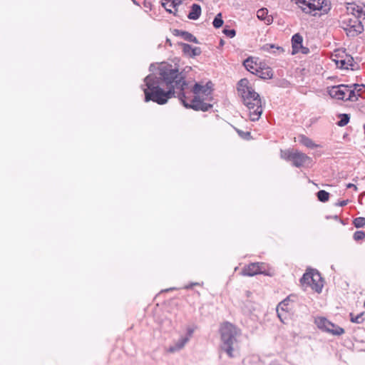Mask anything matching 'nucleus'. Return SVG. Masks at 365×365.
Here are the masks:
<instances>
[{
	"label": "nucleus",
	"mask_w": 365,
	"mask_h": 365,
	"mask_svg": "<svg viewBox=\"0 0 365 365\" xmlns=\"http://www.w3.org/2000/svg\"><path fill=\"white\" fill-rule=\"evenodd\" d=\"M316 196L317 197L318 200H319V191L316 192Z\"/></svg>",
	"instance_id": "obj_46"
},
{
	"label": "nucleus",
	"mask_w": 365,
	"mask_h": 365,
	"mask_svg": "<svg viewBox=\"0 0 365 365\" xmlns=\"http://www.w3.org/2000/svg\"><path fill=\"white\" fill-rule=\"evenodd\" d=\"M187 342H188L187 337L181 336L176 342L174 343L173 345H171L169 347L168 351L170 353H174V352L178 351L181 350Z\"/></svg>",
	"instance_id": "obj_17"
},
{
	"label": "nucleus",
	"mask_w": 365,
	"mask_h": 365,
	"mask_svg": "<svg viewBox=\"0 0 365 365\" xmlns=\"http://www.w3.org/2000/svg\"><path fill=\"white\" fill-rule=\"evenodd\" d=\"M353 224L356 228L362 227L365 225V218L362 217H356L354 220Z\"/></svg>",
	"instance_id": "obj_26"
},
{
	"label": "nucleus",
	"mask_w": 365,
	"mask_h": 365,
	"mask_svg": "<svg viewBox=\"0 0 365 365\" xmlns=\"http://www.w3.org/2000/svg\"><path fill=\"white\" fill-rule=\"evenodd\" d=\"M212 25L216 29H219L223 25V20L221 13H219L216 15L213 20Z\"/></svg>",
	"instance_id": "obj_23"
},
{
	"label": "nucleus",
	"mask_w": 365,
	"mask_h": 365,
	"mask_svg": "<svg viewBox=\"0 0 365 365\" xmlns=\"http://www.w3.org/2000/svg\"><path fill=\"white\" fill-rule=\"evenodd\" d=\"M244 276L252 277L257 274L272 276L273 270L264 262H252L245 265L241 272Z\"/></svg>",
	"instance_id": "obj_6"
},
{
	"label": "nucleus",
	"mask_w": 365,
	"mask_h": 365,
	"mask_svg": "<svg viewBox=\"0 0 365 365\" xmlns=\"http://www.w3.org/2000/svg\"><path fill=\"white\" fill-rule=\"evenodd\" d=\"M289 297L286 298L285 299H284L283 301H282L277 306V316L280 319L281 322H283L282 319V314L281 312H279V309L282 310V311H287L288 309V304H289Z\"/></svg>",
	"instance_id": "obj_20"
},
{
	"label": "nucleus",
	"mask_w": 365,
	"mask_h": 365,
	"mask_svg": "<svg viewBox=\"0 0 365 365\" xmlns=\"http://www.w3.org/2000/svg\"><path fill=\"white\" fill-rule=\"evenodd\" d=\"M302 36L299 34H295L292 38V54L299 52L300 48H302Z\"/></svg>",
	"instance_id": "obj_16"
},
{
	"label": "nucleus",
	"mask_w": 365,
	"mask_h": 365,
	"mask_svg": "<svg viewBox=\"0 0 365 365\" xmlns=\"http://www.w3.org/2000/svg\"><path fill=\"white\" fill-rule=\"evenodd\" d=\"M339 117L340 118V120L338 121L337 125L341 127L346 125L350 119L348 114H340Z\"/></svg>",
	"instance_id": "obj_25"
},
{
	"label": "nucleus",
	"mask_w": 365,
	"mask_h": 365,
	"mask_svg": "<svg viewBox=\"0 0 365 365\" xmlns=\"http://www.w3.org/2000/svg\"><path fill=\"white\" fill-rule=\"evenodd\" d=\"M292 1L297 4L305 13H311L312 11L319 10V7H317L312 3L307 2L306 0H292Z\"/></svg>",
	"instance_id": "obj_13"
},
{
	"label": "nucleus",
	"mask_w": 365,
	"mask_h": 365,
	"mask_svg": "<svg viewBox=\"0 0 365 365\" xmlns=\"http://www.w3.org/2000/svg\"><path fill=\"white\" fill-rule=\"evenodd\" d=\"M272 48H276L277 50L283 51L282 48L279 47V46L275 47V46L273 45V44H266L263 47V49L265 50V51H269Z\"/></svg>",
	"instance_id": "obj_36"
},
{
	"label": "nucleus",
	"mask_w": 365,
	"mask_h": 365,
	"mask_svg": "<svg viewBox=\"0 0 365 365\" xmlns=\"http://www.w3.org/2000/svg\"><path fill=\"white\" fill-rule=\"evenodd\" d=\"M361 18L351 16L349 15H342L341 21L346 34L349 36H356L364 31V26L360 20Z\"/></svg>",
	"instance_id": "obj_5"
},
{
	"label": "nucleus",
	"mask_w": 365,
	"mask_h": 365,
	"mask_svg": "<svg viewBox=\"0 0 365 365\" xmlns=\"http://www.w3.org/2000/svg\"><path fill=\"white\" fill-rule=\"evenodd\" d=\"M329 194L325 190H321V202H327L329 200Z\"/></svg>",
	"instance_id": "obj_35"
},
{
	"label": "nucleus",
	"mask_w": 365,
	"mask_h": 365,
	"mask_svg": "<svg viewBox=\"0 0 365 365\" xmlns=\"http://www.w3.org/2000/svg\"><path fill=\"white\" fill-rule=\"evenodd\" d=\"M237 91L243 103L249 110L250 120H258L263 111L259 95L255 91L247 78H242L238 82Z\"/></svg>",
	"instance_id": "obj_2"
},
{
	"label": "nucleus",
	"mask_w": 365,
	"mask_h": 365,
	"mask_svg": "<svg viewBox=\"0 0 365 365\" xmlns=\"http://www.w3.org/2000/svg\"><path fill=\"white\" fill-rule=\"evenodd\" d=\"M173 35H175L176 36L182 37L185 41L198 43V41L196 38V37L187 31H180L178 29H174L173 31Z\"/></svg>",
	"instance_id": "obj_15"
},
{
	"label": "nucleus",
	"mask_w": 365,
	"mask_h": 365,
	"mask_svg": "<svg viewBox=\"0 0 365 365\" xmlns=\"http://www.w3.org/2000/svg\"><path fill=\"white\" fill-rule=\"evenodd\" d=\"M344 54H346L344 51H335L334 54H332V61L336 63V60H343Z\"/></svg>",
	"instance_id": "obj_28"
},
{
	"label": "nucleus",
	"mask_w": 365,
	"mask_h": 365,
	"mask_svg": "<svg viewBox=\"0 0 365 365\" xmlns=\"http://www.w3.org/2000/svg\"><path fill=\"white\" fill-rule=\"evenodd\" d=\"M166 42L168 43L170 46H171V42L170 39L167 38Z\"/></svg>",
	"instance_id": "obj_49"
},
{
	"label": "nucleus",
	"mask_w": 365,
	"mask_h": 365,
	"mask_svg": "<svg viewBox=\"0 0 365 365\" xmlns=\"http://www.w3.org/2000/svg\"><path fill=\"white\" fill-rule=\"evenodd\" d=\"M348 91L349 86L344 84L327 87V93L331 98L339 100H345Z\"/></svg>",
	"instance_id": "obj_8"
},
{
	"label": "nucleus",
	"mask_w": 365,
	"mask_h": 365,
	"mask_svg": "<svg viewBox=\"0 0 365 365\" xmlns=\"http://www.w3.org/2000/svg\"><path fill=\"white\" fill-rule=\"evenodd\" d=\"M143 6L145 9H148L149 10H151V9H152V4H151V1L149 0H144Z\"/></svg>",
	"instance_id": "obj_39"
},
{
	"label": "nucleus",
	"mask_w": 365,
	"mask_h": 365,
	"mask_svg": "<svg viewBox=\"0 0 365 365\" xmlns=\"http://www.w3.org/2000/svg\"><path fill=\"white\" fill-rule=\"evenodd\" d=\"M195 294L197 296V297H200V293L197 291L195 292Z\"/></svg>",
	"instance_id": "obj_45"
},
{
	"label": "nucleus",
	"mask_w": 365,
	"mask_h": 365,
	"mask_svg": "<svg viewBox=\"0 0 365 365\" xmlns=\"http://www.w3.org/2000/svg\"><path fill=\"white\" fill-rule=\"evenodd\" d=\"M346 14L344 15H349L351 16H356L365 19V9L361 6L356 4L354 2L346 3Z\"/></svg>",
	"instance_id": "obj_10"
},
{
	"label": "nucleus",
	"mask_w": 365,
	"mask_h": 365,
	"mask_svg": "<svg viewBox=\"0 0 365 365\" xmlns=\"http://www.w3.org/2000/svg\"><path fill=\"white\" fill-rule=\"evenodd\" d=\"M258 58L250 56L246 58L243 62V66L250 73L255 74L259 68V63H258Z\"/></svg>",
	"instance_id": "obj_12"
},
{
	"label": "nucleus",
	"mask_w": 365,
	"mask_h": 365,
	"mask_svg": "<svg viewBox=\"0 0 365 365\" xmlns=\"http://www.w3.org/2000/svg\"><path fill=\"white\" fill-rule=\"evenodd\" d=\"M144 82L145 102L153 101L164 105L177 93V97L186 108L205 112L212 108L211 103L206 102L212 99V82L208 81L205 85L195 83L191 90L194 94L191 98L186 91L188 83L185 76L175 65L161 63L158 66V76L149 74L144 78Z\"/></svg>",
	"instance_id": "obj_1"
},
{
	"label": "nucleus",
	"mask_w": 365,
	"mask_h": 365,
	"mask_svg": "<svg viewBox=\"0 0 365 365\" xmlns=\"http://www.w3.org/2000/svg\"><path fill=\"white\" fill-rule=\"evenodd\" d=\"M169 1H163L162 2V6L165 9V10L169 12L170 14H173L175 16H176V13H175V11H173L171 10V7L169 6Z\"/></svg>",
	"instance_id": "obj_32"
},
{
	"label": "nucleus",
	"mask_w": 365,
	"mask_h": 365,
	"mask_svg": "<svg viewBox=\"0 0 365 365\" xmlns=\"http://www.w3.org/2000/svg\"><path fill=\"white\" fill-rule=\"evenodd\" d=\"M347 203H348V200H342V201L339 202V203H337V205L341 207H343V206L346 205Z\"/></svg>",
	"instance_id": "obj_43"
},
{
	"label": "nucleus",
	"mask_w": 365,
	"mask_h": 365,
	"mask_svg": "<svg viewBox=\"0 0 365 365\" xmlns=\"http://www.w3.org/2000/svg\"><path fill=\"white\" fill-rule=\"evenodd\" d=\"M222 32L226 36L229 38H233L236 34V31L235 29H229L227 26H225L223 29Z\"/></svg>",
	"instance_id": "obj_29"
},
{
	"label": "nucleus",
	"mask_w": 365,
	"mask_h": 365,
	"mask_svg": "<svg viewBox=\"0 0 365 365\" xmlns=\"http://www.w3.org/2000/svg\"><path fill=\"white\" fill-rule=\"evenodd\" d=\"M298 141L302 145L309 148L317 147V145L314 144L311 139L304 135H300L298 136Z\"/></svg>",
	"instance_id": "obj_19"
},
{
	"label": "nucleus",
	"mask_w": 365,
	"mask_h": 365,
	"mask_svg": "<svg viewBox=\"0 0 365 365\" xmlns=\"http://www.w3.org/2000/svg\"><path fill=\"white\" fill-rule=\"evenodd\" d=\"M319 272L316 269L307 268L306 272L300 279L301 285L304 288L310 287L312 290L319 293Z\"/></svg>",
	"instance_id": "obj_7"
},
{
	"label": "nucleus",
	"mask_w": 365,
	"mask_h": 365,
	"mask_svg": "<svg viewBox=\"0 0 365 365\" xmlns=\"http://www.w3.org/2000/svg\"><path fill=\"white\" fill-rule=\"evenodd\" d=\"M194 332V329L192 327H187V333L185 336H183L182 337H187L188 341L192 337Z\"/></svg>",
	"instance_id": "obj_38"
},
{
	"label": "nucleus",
	"mask_w": 365,
	"mask_h": 365,
	"mask_svg": "<svg viewBox=\"0 0 365 365\" xmlns=\"http://www.w3.org/2000/svg\"><path fill=\"white\" fill-rule=\"evenodd\" d=\"M331 8V4L329 0H322L321 2V15L327 14Z\"/></svg>",
	"instance_id": "obj_21"
},
{
	"label": "nucleus",
	"mask_w": 365,
	"mask_h": 365,
	"mask_svg": "<svg viewBox=\"0 0 365 365\" xmlns=\"http://www.w3.org/2000/svg\"><path fill=\"white\" fill-rule=\"evenodd\" d=\"M321 329L334 336H341L345 332L343 328L323 317H321Z\"/></svg>",
	"instance_id": "obj_9"
},
{
	"label": "nucleus",
	"mask_w": 365,
	"mask_h": 365,
	"mask_svg": "<svg viewBox=\"0 0 365 365\" xmlns=\"http://www.w3.org/2000/svg\"><path fill=\"white\" fill-rule=\"evenodd\" d=\"M315 324H317V327L319 328V323H318L317 318L315 319Z\"/></svg>",
	"instance_id": "obj_47"
},
{
	"label": "nucleus",
	"mask_w": 365,
	"mask_h": 365,
	"mask_svg": "<svg viewBox=\"0 0 365 365\" xmlns=\"http://www.w3.org/2000/svg\"><path fill=\"white\" fill-rule=\"evenodd\" d=\"M237 133L240 136H241L244 139H249L250 137V132H244L241 130L236 129Z\"/></svg>",
	"instance_id": "obj_33"
},
{
	"label": "nucleus",
	"mask_w": 365,
	"mask_h": 365,
	"mask_svg": "<svg viewBox=\"0 0 365 365\" xmlns=\"http://www.w3.org/2000/svg\"><path fill=\"white\" fill-rule=\"evenodd\" d=\"M198 285H200V284L198 282H194V283H191L190 284L185 285L184 287V289H189L192 288V287H194V286H198Z\"/></svg>",
	"instance_id": "obj_41"
},
{
	"label": "nucleus",
	"mask_w": 365,
	"mask_h": 365,
	"mask_svg": "<svg viewBox=\"0 0 365 365\" xmlns=\"http://www.w3.org/2000/svg\"><path fill=\"white\" fill-rule=\"evenodd\" d=\"M132 1H133V2L135 4H136V5L139 6V3H138V1H136V0H132Z\"/></svg>",
	"instance_id": "obj_48"
},
{
	"label": "nucleus",
	"mask_w": 365,
	"mask_h": 365,
	"mask_svg": "<svg viewBox=\"0 0 365 365\" xmlns=\"http://www.w3.org/2000/svg\"><path fill=\"white\" fill-rule=\"evenodd\" d=\"M351 86H349V91L347 92L348 95L346 94V97L345 100H349L351 101H356L358 100V96L355 91L354 89H350Z\"/></svg>",
	"instance_id": "obj_22"
},
{
	"label": "nucleus",
	"mask_w": 365,
	"mask_h": 365,
	"mask_svg": "<svg viewBox=\"0 0 365 365\" xmlns=\"http://www.w3.org/2000/svg\"><path fill=\"white\" fill-rule=\"evenodd\" d=\"M181 46H182L183 53L190 56V53L192 52V46L187 43H181Z\"/></svg>",
	"instance_id": "obj_30"
},
{
	"label": "nucleus",
	"mask_w": 365,
	"mask_h": 365,
	"mask_svg": "<svg viewBox=\"0 0 365 365\" xmlns=\"http://www.w3.org/2000/svg\"><path fill=\"white\" fill-rule=\"evenodd\" d=\"M201 53V48L200 47H192V52L190 53V57H194L196 56H199Z\"/></svg>",
	"instance_id": "obj_34"
},
{
	"label": "nucleus",
	"mask_w": 365,
	"mask_h": 365,
	"mask_svg": "<svg viewBox=\"0 0 365 365\" xmlns=\"http://www.w3.org/2000/svg\"><path fill=\"white\" fill-rule=\"evenodd\" d=\"M201 14V7L197 4H193L191 6L190 13L187 15L188 19L197 20Z\"/></svg>",
	"instance_id": "obj_18"
},
{
	"label": "nucleus",
	"mask_w": 365,
	"mask_h": 365,
	"mask_svg": "<svg viewBox=\"0 0 365 365\" xmlns=\"http://www.w3.org/2000/svg\"><path fill=\"white\" fill-rule=\"evenodd\" d=\"M346 187L347 188H354L355 190H357L356 186L352 183H349Z\"/></svg>",
	"instance_id": "obj_44"
},
{
	"label": "nucleus",
	"mask_w": 365,
	"mask_h": 365,
	"mask_svg": "<svg viewBox=\"0 0 365 365\" xmlns=\"http://www.w3.org/2000/svg\"><path fill=\"white\" fill-rule=\"evenodd\" d=\"M264 21H265L266 24L269 25V24H271L272 23V21H273V17H272V16H269V15H268V16L264 19Z\"/></svg>",
	"instance_id": "obj_40"
},
{
	"label": "nucleus",
	"mask_w": 365,
	"mask_h": 365,
	"mask_svg": "<svg viewBox=\"0 0 365 365\" xmlns=\"http://www.w3.org/2000/svg\"><path fill=\"white\" fill-rule=\"evenodd\" d=\"M302 53L307 54L309 53V48L307 47H304L302 46V48H300V51Z\"/></svg>",
	"instance_id": "obj_42"
},
{
	"label": "nucleus",
	"mask_w": 365,
	"mask_h": 365,
	"mask_svg": "<svg viewBox=\"0 0 365 365\" xmlns=\"http://www.w3.org/2000/svg\"><path fill=\"white\" fill-rule=\"evenodd\" d=\"M364 312H362L361 314H357L356 316H354L352 313L350 314L351 321L354 323L361 324L364 322Z\"/></svg>",
	"instance_id": "obj_24"
},
{
	"label": "nucleus",
	"mask_w": 365,
	"mask_h": 365,
	"mask_svg": "<svg viewBox=\"0 0 365 365\" xmlns=\"http://www.w3.org/2000/svg\"><path fill=\"white\" fill-rule=\"evenodd\" d=\"M354 240L359 241L365 238V232L364 231H356L353 236Z\"/></svg>",
	"instance_id": "obj_31"
},
{
	"label": "nucleus",
	"mask_w": 365,
	"mask_h": 365,
	"mask_svg": "<svg viewBox=\"0 0 365 365\" xmlns=\"http://www.w3.org/2000/svg\"><path fill=\"white\" fill-rule=\"evenodd\" d=\"M268 16V10L266 8L260 9L257 12V16L258 19L261 20H264V19Z\"/></svg>",
	"instance_id": "obj_27"
},
{
	"label": "nucleus",
	"mask_w": 365,
	"mask_h": 365,
	"mask_svg": "<svg viewBox=\"0 0 365 365\" xmlns=\"http://www.w3.org/2000/svg\"><path fill=\"white\" fill-rule=\"evenodd\" d=\"M354 58L347 54H344L343 60H336V66L340 68L349 69L354 66Z\"/></svg>",
	"instance_id": "obj_14"
},
{
	"label": "nucleus",
	"mask_w": 365,
	"mask_h": 365,
	"mask_svg": "<svg viewBox=\"0 0 365 365\" xmlns=\"http://www.w3.org/2000/svg\"><path fill=\"white\" fill-rule=\"evenodd\" d=\"M280 156L297 168L309 166L312 163L311 158L296 149L281 150Z\"/></svg>",
	"instance_id": "obj_4"
},
{
	"label": "nucleus",
	"mask_w": 365,
	"mask_h": 365,
	"mask_svg": "<svg viewBox=\"0 0 365 365\" xmlns=\"http://www.w3.org/2000/svg\"><path fill=\"white\" fill-rule=\"evenodd\" d=\"M353 86H354V89L355 90L357 96H360L362 87H364V85H359V84H354Z\"/></svg>",
	"instance_id": "obj_37"
},
{
	"label": "nucleus",
	"mask_w": 365,
	"mask_h": 365,
	"mask_svg": "<svg viewBox=\"0 0 365 365\" xmlns=\"http://www.w3.org/2000/svg\"><path fill=\"white\" fill-rule=\"evenodd\" d=\"M221 336V349L224 351L230 358H233L234 344L237 342L236 337L240 335V330L230 322L223 323L220 329Z\"/></svg>",
	"instance_id": "obj_3"
},
{
	"label": "nucleus",
	"mask_w": 365,
	"mask_h": 365,
	"mask_svg": "<svg viewBox=\"0 0 365 365\" xmlns=\"http://www.w3.org/2000/svg\"><path fill=\"white\" fill-rule=\"evenodd\" d=\"M255 75L262 79H271L273 77V71L272 69L267 66L265 63L259 62V68H258Z\"/></svg>",
	"instance_id": "obj_11"
},
{
	"label": "nucleus",
	"mask_w": 365,
	"mask_h": 365,
	"mask_svg": "<svg viewBox=\"0 0 365 365\" xmlns=\"http://www.w3.org/2000/svg\"><path fill=\"white\" fill-rule=\"evenodd\" d=\"M364 307H365V301H364Z\"/></svg>",
	"instance_id": "obj_50"
}]
</instances>
